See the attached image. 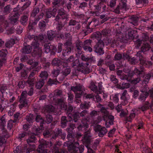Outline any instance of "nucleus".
<instances>
[{"label":"nucleus","instance_id":"obj_1","mask_svg":"<svg viewBox=\"0 0 153 153\" xmlns=\"http://www.w3.org/2000/svg\"><path fill=\"white\" fill-rule=\"evenodd\" d=\"M62 91L60 90H56L54 96H53V102L55 103V107L51 105H48L45 107V111L50 113L52 112L60 111V109L66 110V105L65 104L63 99H59L58 97L60 95Z\"/></svg>","mask_w":153,"mask_h":153},{"label":"nucleus","instance_id":"obj_2","mask_svg":"<svg viewBox=\"0 0 153 153\" xmlns=\"http://www.w3.org/2000/svg\"><path fill=\"white\" fill-rule=\"evenodd\" d=\"M39 9L38 8H35L33 10L32 13L31 14V19H33V18L34 19V22H33L32 20V21L30 20L29 25V27L30 26L31 27V28H32V26L33 25H36V23L39 21V19L42 18L43 16V14L41 13L39 16L38 17H36V15L37 13L39 12Z\"/></svg>","mask_w":153,"mask_h":153},{"label":"nucleus","instance_id":"obj_3","mask_svg":"<svg viewBox=\"0 0 153 153\" xmlns=\"http://www.w3.org/2000/svg\"><path fill=\"white\" fill-rule=\"evenodd\" d=\"M144 36L145 37L143 39L146 41L148 39V36L146 34L144 35ZM143 42V44L141 48V50L143 52H144L148 50L150 48V46L146 42H144L143 41L140 40L139 39H138L135 42V44L137 48H139Z\"/></svg>","mask_w":153,"mask_h":153},{"label":"nucleus","instance_id":"obj_4","mask_svg":"<svg viewBox=\"0 0 153 153\" xmlns=\"http://www.w3.org/2000/svg\"><path fill=\"white\" fill-rule=\"evenodd\" d=\"M31 45V47L29 45L25 46L22 49V52L24 54H28L31 52L33 48L34 49H38V48L39 45V43L38 37L37 36L35 37Z\"/></svg>","mask_w":153,"mask_h":153},{"label":"nucleus","instance_id":"obj_5","mask_svg":"<svg viewBox=\"0 0 153 153\" xmlns=\"http://www.w3.org/2000/svg\"><path fill=\"white\" fill-rule=\"evenodd\" d=\"M83 147V145L79 146L78 142H74L68 146L69 150L72 151V153H82L84 150Z\"/></svg>","mask_w":153,"mask_h":153},{"label":"nucleus","instance_id":"obj_6","mask_svg":"<svg viewBox=\"0 0 153 153\" xmlns=\"http://www.w3.org/2000/svg\"><path fill=\"white\" fill-rule=\"evenodd\" d=\"M79 114L82 117L84 116H87V114H88V113L87 111L84 110L80 114L78 112H76L73 115L71 114H69L68 116V119L69 118V119L68 121H70L71 120H72V119H73L74 122H76L79 117Z\"/></svg>","mask_w":153,"mask_h":153},{"label":"nucleus","instance_id":"obj_7","mask_svg":"<svg viewBox=\"0 0 153 153\" xmlns=\"http://www.w3.org/2000/svg\"><path fill=\"white\" fill-rule=\"evenodd\" d=\"M104 46L103 42L101 40L100 41L95 45L94 49V51L99 55H102L104 53V51L103 50Z\"/></svg>","mask_w":153,"mask_h":153},{"label":"nucleus","instance_id":"obj_8","mask_svg":"<svg viewBox=\"0 0 153 153\" xmlns=\"http://www.w3.org/2000/svg\"><path fill=\"white\" fill-rule=\"evenodd\" d=\"M42 143L39 146L38 152L40 153H48L47 150L44 149L48 146L47 142L43 140H42ZM55 153H64L63 152H60L59 151H56Z\"/></svg>","mask_w":153,"mask_h":153},{"label":"nucleus","instance_id":"obj_9","mask_svg":"<svg viewBox=\"0 0 153 153\" xmlns=\"http://www.w3.org/2000/svg\"><path fill=\"white\" fill-rule=\"evenodd\" d=\"M27 94V92L26 91H23L22 93L19 100L21 104L19 106L20 109L22 108L23 107L26 106L28 105L26 100Z\"/></svg>","mask_w":153,"mask_h":153},{"label":"nucleus","instance_id":"obj_10","mask_svg":"<svg viewBox=\"0 0 153 153\" xmlns=\"http://www.w3.org/2000/svg\"><path fill=\"white\" fill-rule=\"evenodd\" d=\"M82 86L80 85L71 87V90L74 92L76 94V98H79L81 97L82 94Z\"/></svg>","mask_w":153,"mask_h":153},{"label":"nucleus","instance_id":"obj_11","mask_svg":"<svg viewBox=\"0 0 153 153\" xmlns=\"http://www.w3.org/2000/svg\"><path fill=\"white\" fill-rule=\"evenodd\" d=\"M18 10V8H15L14 9V12L12 13V15L9 19L12 24L14 25H16L17 23V20L19 16V14L16 11Z\"/></svg>","mask_w":153,"mask_h":153},{"label":"nucleus","instance_id":"obj_12","mask_svg":"<svg viewBox=\"0 0 153 153\" xmlns=\"http://www.w3.org/2000/svg\"><path fill=\"white\" fill-rule=\"evenodd\" d=\"M42 130L39 128H36V133H31L28 135L29 137L27 140V142L28 144L30 143H33L36 141V137H35V135H38L39 133L42 132Z\"/></svg>","mask_w":153,"mask_h":153},{"label":"nucleus","instance_id":"obj_13","mask_svg":"<svg viewBox=\"0 0 153 153\" xmlns=\"http://www.w3.org/2000/svg\"><path fill=\"white\" fill-rule=\"evenodd\" d=\"M71 44V41H67L64 44V49L62 51V54L64 56L68 55L71 53L70 47Z\"/></svg>","mask_w":153,"mask_h":153},{"label":"nucleus","instance_id":"obj_14","mask_svg":"<svg viewBox=\"0 0 153 153\" xmlns=\"http://www.w3.org/2000/svg\"><path fill=\"white\" fill-rule=\"evenodd\" d=\"M148 89V87L147 85H144V88L141 91L142 93L141 94L140 97L139 99L140 101L143 102L146 100L148 95V93L147 92Z\"/></svg>","mask_w":153,"mask_h":153},{"label":"nucleus","instance_id":"obj_15","mask_svg":"<svg viewBox=\"0 0 153 153\" xmlns=\"http://www.w3.org/2000/svg\"><path fill=\"white\" fill-rule=\"evenodd\" d=\"M89 123V121L87 119L83 120L82 121V124L79 125L77 127L78 130L79 131H85L88 128Z\"/></svg>","mask_w":153,"mask_h":153},{"label":"nucleus","instance_id":"obj_16","mask_svg":"<svg viewBox=\"0 0 153 153\" xmlns=\"http://www.w3.org/2000/svg\"><path fill=\"white\" fill-rule=\"evenodd\" d=\"M95 131H99L98 134L100 137H102L107 132L106 128L105 127H102L100 125H97L95 128Z\"/></svg>","mask_w":153,"mask_h":153},{"label":"nucleus","instance_id":"obj_17","mask_svg":"<svg viewBox=\"0 0 153 153\" xmlns=\"http://www.w3.org/2000/svg\"><path fill=\"white\" fill-rule=\"evenodd\" d=\"M123 1H122V3L120 4V5L118 6L114 10V12L117 13H119L120 11L122 10L123 12L124 11H126V4L125 1L126 0H123Z\"/></svg>","mask_w":153,"mask_h":153},{"label":"nucleus","instance_id":"obj_18","mask_svg":"<svg viewBox=\"0 0 153 153\" xmlns=\"http://www.w3.org/2000/svg\"><path fill=\"white\" fill-rule=\"evenodd\" d=\"M82 47L84 50L86 52L92 51V49L91 47V40H85L83 43Z\"/></svg>","mask_w":153,"mask_h":153},{"label":"nucleus","instance_id":"obj_19","mask_svg":"<svg viewBox=\"0 0 153 153\" xmlns=\"http://www.w3.org/2000/svg\"><path fill=\"white\" fill-rule=\"evenodd\" d=\"M67 15L65 13L64 9L63 8H61L59 10L58 15L55 19L57 21L59 19H67Z\"/></svg>","mask_w":153,"mask_h":153},{"label":"nucleus","instance_id":"obj_20","mask_svg":"<svg viewBox=\"0 0 153 153\" xmlns=\"http://www.w3.org/2000/svg\"><path fill=\"white\" fill-rule=\"evenodd\" d=\"M57 11V9L53 8V9L51 8L46 10V14L47 17L48 18H51L52 16L55 17Z\"/></svg>","mask_w":153,"mask_h":153},{"label":"nucleus","instance_id":"obj_21","mask_svg":"<svg viewBox=\"0 0 153 153\" xmlns=\"http://www.w3.org/2000/svg\"><path fill=\"white\" fill-rule=\"evenodd\" d=\"M44 50L46 53H48L51 50L54 51L56 50V47L53 46L49 44H46L44 46Z\"/></svg>","mask_w":153,"mask_h":153},{"label":"nucleus","instance_id":"obj_22","mask_svg":"<svg viewBox=\"0 0 153 153\" xmlns=\"http://www.w3.org/2000/svg\"><path fill=\"white\" fill-rule=\"evenodd\" d=\"M102 82H100L98 84L99 91L98 92L97 91V87L96 86L94 85L93 86V88H91V90L93 91H94L95 93L97 94L100 93L101 94L102 93H103V88L102 84Z\"/></svg>","mask_w":153,"mask_h":153},{"label":"nucleus","instance_id":"obj_23","mask_svg":"<svg viewBox=\"0 0 153 153\" xmlns=\"http://www.w3.org/2000/svg\"><path fill=\"white\" fill-rule=\"evenodd\" d=\"M75 126L74 124H71L69 127L67 129V130L68 133V134L67 135V137L69 139L70 138H71L73 137V134L72 133L73 132V130L74 129Z\"/></svg>","mask_w":153,"mask_h":153},{"label":"nucleus","instance_id":"obj_24","mask_svg":"<svg viewBox=\"0 0 153 153\" xmlns=\"http://www.w3.org/2000/svg\"><path fill=\"white\" fill-rule=\"evenodd\" d=\"M129 98L130 97L127 94V91L124 90L121 96V98L124 101L125 104H126L127 103V100L129 99Z\"/></svg>","mask_w":153,"mask_h":153},{"label":"nucleus","instance_id":"obj_25","mask_svg":"<svg viewBox=\"0 0 153 153\" xmlns=\"http://www.w3.org/2000/svg\"><path fill=\"white\" fill-rule=\"evenodd\" d=\"M140 61L141 64L147 67H149L152 65L151 62L150 61H147L145 58H143V59H140Z\"/></svg>","mask_w":153,"mask_h":153},{"label":"nucleus","instance_id":"obj_26","mask_svg":"<svg viewBox=\"0 0 153 153\" xmlns=\"http://www.w3.org/2000/svg\"><path fill=\"white\" fill-rule=\"evenodd\" d=\"M64 64L66 66L67 65L65 63H63L62 66L63 69L62 73L64 75L66 76L70 73L71 70L69 68H65L66 66L64 65Z\"/></svg>","mask_w":153,"mask_h":153},{"label":"nucleus","instance_id":"obj_27","mask_svg":"<svg viewBox=\"0 0 153 153\" xmlns=\"http://www.w3.org/2000/svg\"><path fill=\"white\" fill-rule=\"evenodd\" d=\"M91 137V134L89 131L85 132L84 137L82 139V141L83 142H88L90 140V137Z\"/></svg>","mask_w":153,"mask_h":153},{"label":"nucleus","instance_id":"obj_28","mask_svg":"<svg viewBox=\"0 0 153 153\" xmlns=\"http://www.w3.org/2000/svg\"><path fill=\"white\" fill-rule=\"evenodd\" d=\"M44 80L43 79L39 80L36 84V87L37 89L41 88L44 84Z\"/></svg>","mask_w":153,"mask_h":153},{"label":"nucleus","instance_id":"obj_29","mask_svg":"<svg viewBox=\"0 0 153 153\" xmlns=\"http://www.w3.org/2000/svg\"><path fill=\"white\" fill-rule=\"evenodd\" d=\"M15 43V41L13 39L7 41L5 43V46L7 48L12 47Z\"/></svg>","mask_w":153,"mask_h":153},{"label":"nucleus","instance_id":"obj_30","mask_svg":"<svg viewBox=\"0 0 153 153\" xmlns=\"http://www.w3.org/2000/svg\"><path fill=\"white\" fill-rule=\"evenodd\" d=\"M136 110L135 109H134L132 110V112H131L129 115V116L126 119V120L128 122H131L132 119L134 117L135 114L134 112Z\"/></svg>","mask_w":153,"mask_h":153},{"label":"nucleus","instance_id":"obj_31","mask_svg":"<svg viewBox=\"0 0 153 153\" xmlns=\"http://www.w3.org/2000/svg\"><path fill=\"white\" fill-rule=\"evenodd\" d=\"M82 43L81 42H79L76 45V47L79 54L81 53V50L82 48Z\"/></svg>","mask_w":153,"mask_h":153},{"label":"nucleus","instance_id":"obj_32","mask_svg":"<svg viewBox=\"0 0 153 153\" xmlns=\"http://www.w3.org/2000/svg\"><path fill=\"white\" fill-rule=\"evenodd\" d=\"M62 63L57 58H56L53 59L52 62V65L54 66H59Z\"/></svg>","mask_w":153,"mask_h":153},{"label":"nucleus","instance_id":"obj_33","mask_svg":"<svg viewBox=\"0 0 153 153\" xmlns=\"http://www.w3.org/2000/svg\"><path fill=\"white\" fill-rule=\"evenodd\" d=\"M140 68V69L135 68L134 71V73L137 75L143 74V67L141 66Z\"/></svg>","mask_w":153,"mask_h":153},{"label":"nucleus","instance_id":"obj_34","mask_svg":"<svg viewBox=\"0 0 153 153\" xmlns=\"http://www.w3.org/2000/svg\"><path fill=\"white\" fill-rule=\"evenodd\" d=\"M36 120L37 122L40 123V126H42V124L43 123L44 120L40 115H37L36 119Z\"/></svg>","mask_w":153,"mask_h":153},{"label":"nucleus","instance_id":"obj_35","mask_svg":"<svg viewBox=\"0 0 153 153\" xmlns=\"http://www.w3.org/2000/svg\"><path fill=\"white\" fill-rule=\"evenodd\" d=\"M6 121L5 120V116L3 115L0 119V126H4L6 124Z\"/></svg>","mask_w":153,"mask_h":153},{"label":"nucleus","instance_id":"obj_36","mask_svg":"<svg viewBox=\"0 0 153 153\" xmlns=\"http://www.w3.org/2000/svg\"><path fill=\"white\" fill-rule=\"evenodd\" d=\"M101 7H103V8L104 10H105V8L106 7V6L105 5L102 4V3H100L98 5L95 6L96 9L99 11H100Z\"/></svg>","mask_w":153,"mask_h":153},{"label":"nucleus","instance_id":"obj_37","mask_svg":"<svg viewBox=\"0 0 153 153\" xmlns=\"http://www.w3.org/2000/svg\"><path fill=\"white\" fill-rule=\"evenodd\" d=\"M7 53V50L6 49H2L0 51V56L5 57Z\"/></svg>","mask_w":153,"mask_h":153},{"label":"nucleus","instance_id":"obj_38","mask_svg":"<svg viewBox=\"0 0 153 153\" xmlns=\"http://www.w3.org/2000/svg\"><path fill=\"white\" fill-rule=\"evenodd\" d=\"M84 69L81 70V71L85 74H88L90 73L91 71V70L90 69L87 67H84Z\"/></svg>","mask_w":153,"mask_h":153},{"label":"nucleus","instance_id":"obj_39","mask_svg":"<svg viewBox=\"0 0 153 153\" xmlns=\"http://www.w3.org/2000/svg\"><path fill=\"white\" fill-rule=\"evenodd\" d=\"M53 32L52 31H48V36L49 40H51L55 36L53 34Z\"/></svg>","mask_w":153,"mask_h":153},{"label":"nucleus","instance_id":"obj_40","mask_svg":"<svg viewBox=\"0 0 153 153\" xmlns=\"http://www.w3.org/2000/svg\"><path fill=\"white\" fill-rule=\"evenodd\" d=\"M16 122V120H10L8 121L7 124V127L10 129H11L13 126V123Z\"/></svg>","mask_w":153,"mask_h":153},{"label":"nucleus","instance_id":"obj_41","mask_svg":"<svg viewBox=\"0 0 153 153\" xmlns=\"http://www.w3.org/2000/svg\"><path fill=\"white\" fill-rule=\"evenodd\" d=\"M33 115L31 114H29L26 118L27 121L30 123L32 122L33 120Z\"/></svg>","mask_w":153,"mask_h":153},{"label":"nucleus","instance_id":"obj_42","mask_svg":"<svg viewBox=\"0 0 153 153\" xmlns=\"http://www.w3.org/2000/svg\"><path fill=\"white\" fill-rule=\"evenodd\" d=\"M111 98H112L113 100L116 103L118 102L119 101L118 94H116L114 95H112V96H111Z\"/></svg>","mask_w":153,"mask_h":153},{"label":"nucleus","instance_id":"obj_43","mask_svg":"<svg viewBox=\"0 0 153 153\" xmlns=\"http://www.w3.org/2000/svg\"><path fill=\"white\" fill-rule=\"evenodd\" d=\"M48 74L47 72L45 71H42L40 75V76L41 78H46Z\"/></svg>","mask_w":153,"mask_h":153},{"label":"nucleus","instance_id":"obj_44","mask_svg":"<svg viewBox=\"0 0 153 153\" xmlns=\"http://www.w3.org/2000/svg\"><path fill=\"white\" fill-rule=\"evenodd\" d=\"M27 82L25 81H20L18 84V86L21 88H23L26 85Z\"/></svg>","mask_w":153,"mask_h":153},{"label":"nucleus","instance_id":"obj_45","mask_svg":"<svg viewBox=\"0 0 153 153\" xmlns=\"http://www.w3.org/2000/svg\"><path fill=\"white\" fill-rule=\"evenodd\" d=\"M39 26L41 29H44L45 26V22L44 21H41L39 23Z\"/></svg>","mask_w":153,"mask_h":153},{"label":"nucleus","instance_id":"obj_46","mask_svg":"<svg viewBox=\"0 0 153 153\" xmlns=\"http://www.w3.org/2000/svg\"><path fill=\"white\" fill-rule=\"evenodd\" d=\"M27 20L28 18L27 16H24L22 17L21 22L22 25H24L25 23L27 21Z\"/></svg>","mask_w":153,"mask_h":153},{"label":"nucleus","instance_id":"obj_47","mask_svg":"<svg viewBox=\"0 0 153 153\" xmlns=\"http://www.w3.org/2000/svg\"><path fill=\"white\" fill-rule=\"evenodd\" d=\"M53 118L51 116L48 115L46 117V122L47 124L51 123L52 120Z\"/></svg>","mask_w":153,"mask_h":153},{"label":"nucleus","instance_id":"obj_48","mask_svg":"<svg viewBox=\"0 0 153 153\" xmlns=\"http://www.w3.org/2000/svg\"><path fill=\"white\" fill-rule=\"evenodd\" d=\"M60 70L57 69V70H54L52 72V74L55 77H57L59 75L60 72Z\"/></svg>","mask_w":153,"mask_h":153},{"label":"nucleus","instance_id":"obj_49","mask_svg":"<svg viewBox=\"0 0 153 153\" xmlns=\"http://www.w3.org/2000/svg\"><path fill=\"white\" fill-rule=\"evenodd\" d=\"M109 120L107 121V122L111 125H112L113 123V120L114 119V117L112 115H109L108 117Z\"/></svg>","mask_w":153,"mask_h":153},{"label":"nucleus","instance_id":"obj_50","mask_svg":"<svg viewBox=\"0 0 153 153\" xmlns=\"http://www.w3.org/2000/svg\"><path fill=\"white\" fill-rule=\"evenodd\" d=\"M89 105L88 103H85L81 104L80 108L82 109L87 108L89 107Z\"/></svg>","mask_w":153,"mask_h":153},{"label":"nucleus","instance_id":"obj_51","mask_svg":"<svg viewBox=\"0 0 153 153\" xmlns=\"http://www.w3.org/2000/svg\"><path fill=\"white\" fill-rule=\"evenodd\" d=\"M35 80V79H29L27 81V83L31 86H33L34 82L36 81V80Z\"/></svg>","mask_w":153,"mask_h":153},{"label":"nucleus","instance_id":"obj_52","mask_svg":"<svg viewBox=\"0 0 153 153\" xmlns=\"http://www.w3.org/2000/svg\"><path fill=\"white\" fill-rule=\"evenodd\" d=\"M10 5H8L4 8V12L5 13H8L10 11Z\"/></svg>","mask_w":153,"mask_h":153},{"label":"nucleus","instance_id":"obj_53","mask_svg":"<svg viewBox=\"0 0 153 153\" xmlns=\"http://www.w3.org/2000/svg\"><path fill=\"white\" fill-rule=\"evenodd\" d=\"M31 1H28L22 6V9L24 10L30 4Z\"/></svg>","mask_w":153,"mask_h":153},{"label":"nucleus","instance_id":"obj_54","mask_svg":"<svg viewBox=\"0 0 153 153\" xmlns=\"http://www.w3.org/2000/svg\"><path fill=\"white\" fill-rule=\"evenodd\" d=\"M68 100L69 102H71L73 101V99L74 98V96L73 94H70V93H68Z\"/></svg>","mask_w":153,"mask_h":153},{"label":"nucleus","instance_id":"obj_55","mask_svg":"<svg viewBox=\"0 0 153 153\" xmlns=\"http://www.w3.org/2000/svg\"><path fill=\"white\" fill-rule=\"evenodd\" d=\"M56 79L55 80H53L51 79H50L48 81V84L50 85H52L54 84H56Z\"/></svg>","mask_w":153,"mask_h":153},{"label":"nucleus","instance_id":"obj_56","mask_svg":"<svg viewBox=\"0 0 153 153\" xmlns=\"http://www.w3.org/2000/svg\"><path fill=\"white\" fill-rule=\"evenodd\" d=\"M111 80L114 83H117L118 82V80L116 79L115 76L113 75H111Z\"/></svg>","mask_w":153,"mask_h":153},{"label":"nucleus","instance_id":"obj_57","mask_svg":"<svg viewBox=\"0 0 153 153\" xmlns=\"http://www.w3.org/2000/svg\"><path fill=\"white\" fill-rule=\"evenodd\" d=\"M140 80V78L139 77H137V78L132 80L131 82L132 84H136L138 83Z\"/></svg>","mask_w":153,"mask_h":153},{"label":"nucleus","instance_id":"obj_58","mask_svg":"<svg viewBox=\"0 0 153 153\" xmlns=\"http://www.w3.org/2000/svg\"><path fill=\"white\" fill-rule=\"evenodd\" d=\"M22 152L21 150V147L20 146L17 147L16 149L14 150L15 153H21Z\"/></svg>","mask_w":153,"mask_h":153},{"label":"nucleus","instance_id":"obj_59","mask_svg":"<svg viewBox=\"0 0 153 153\" xmlns=\"http://www.w3.org/2000/svg\"><path fill=\"white\" fill-rule=\"evenodd\" d=\"M115 131V129L114 128H113L111 130L108 134V136L110 137H112Z\"/></svg>","mask_w":153,"mask_h":153},{"label":"nucleus","instance_id":"obj_60","mask_svg":"<svg viewBox=\"0 0 153 153\" xmlns=\"http://www.w3.org/2000/svg\"><path fill=\"white\" fill-rule=\"evenodd\" d=\"M122 58V55L121 54L117 53L115 56L114 58L116 60H120Z\"/></svg>","mask_w":153,"mask_h":153},{"label":"nucleus","instance_id":"obj_61","mask_svg":"<svg viewBox=\"0 0 153 153\" xmlns=\"http://www.w3.org/2000/svg\"><path fill=\"white\" fill-rule=\"evenodd\" d=\"M117 0H111L110 2V6L112 7L114 6L116 3Z\"/></svg>","mask_w":153,"mask_h":153},{"label":"nucleus","instance_id":"obj_62","mask_svg":"<svg viewBox=\"0 0 153 153\" xmlns=\"http://www.w3.org/2000/svg\"><path fill=\"white\" fill-rule=\"evenodd\" d=\"M102 118L101 117H98L97 118V120H95L94 122L92 123L97 124L99 123L100 122V121L102 120Z\"/></svg>","mask_w":153,"mask_h":153},{"label":"nucleus","instance_id":"obj_63","mask_svg":"<svg viewBox=\"0 0 153 153\" xmlns=\"http://www.w3.org/2000/svg\"><path fill=\"white\" fill-rule=\"evenodd\" d=\"M30 147L31 148L30 149L29 148H28L27 151V153H29L30 152L33 150L35 149V145H32Z\"/></svg>","mask_w":153,"mask_h":153},{"label":"nucleus","instance_id":"obj_64","mask_svg":"<svg viewBox=\"0 0 153 153\" xmlns=\"http://www.w3.org/2000/svg\"><path fill=\"white\" fill-rule=\"evenodd\" d=\"M99 112H97L95 111H93L90 113V115L91 117L95 116L99 114Z\"/></svg>","mask_w":153,"mask_h":153}]
</instances>
